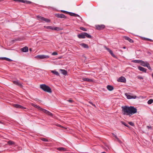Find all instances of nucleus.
Here are the masks:
<instances>
[{"instance_id":"f257e3e1","label":"nucleus","mask_w":153,"mask_h":153,"mask_svg":"<svg viewBox=\"0 0 153 153\" xmlns=\"http://www.w3.org/2000/svg\"><path fill=\"white\" fill-rule=\"evenodd\" d=\"M122 113L123 115L131 116V115L136 113L137 109L134 106H124L122 107Z\"/></svg>"},{"instance_id":"f03ea898","label":"nucleus","mask_w":153,"mask_h":153,"mask_svg":"<svg viewBox=\"0 0 153 153\" xmlns=\"http://www.w3.org/2000/svg\"><path fill=\"white\" fill-rule=\"evenodd\" d=\"M31 105L34 107L35 108H37L38 110L42 111L43 112L47 114L48 115L51 116L53 117V114L51 112H50L49 111H47V110L45 109H44L42 108H41L39 106L37 105L34 104V103H31Z\"/></svg>"},{"instance_id":"7ed1b4c3","label":"nucleus","mask_w":153,"mask_h":153,"mask_svg":"<svg viewBox=\"0 0 153 153\" xmlns=\"http://www.w3.org/2000/svg\"><path fill=\"white\" fill-rule=\"evenodd\" d=\"M40 88L44 91L49 93L52 92L51 88L45 84H41L40 85Z\"/></svg>"},{"instance_id":"20e7f679","label":"nucleus","mask_w":153,"mask_h":153,"mask_svg":"<svg viewBox=\"0 0 153 153\" xmlns=\"http://www.w3.org/2000/svg\"><path fill=\"white\" fill-rule=\"evenodd\" d=\"M95 27L96 29L98 30H103L105 27V26L103 25H97Z\"/></svg>"},{"instance_id":"39448f33","label":"nucleus","mask_w":153,"mask_h":153,"mask_svg":"<svg viewBox=\"0 0 153 153\" xmlns=\"http://www.w3.org/2000/svg\"><path fill=\"white\" fill-rule=\"evenodd\" d=\"M125 95L126 96L127 98L128 99H135L137 98V96H136L134 95V96H132L129 94L128 93H126L125 94Z\"/></svg>"},{"instance_id":"423d86ee","label":"nucleus","mask_w":153,"mask_h":153,"mask_svg":"<svg viewBox=\"0 0 153 153\" xmlns=\"http://www.w3.org/2000/svg\"><path fill=\"white\" fill-rule=\"evenodd\" d=\"M56 16L58 18L66 19V16L62 14L57 13L55 14Z\"/></svg>"},{"instance_id":"0eeeda50","label":"nucleus","mask_w":153,"mask_h":153,"mask_svg":"<svg viewBox=\"0 0 153 153\" xmlns=\"http://www.w3.org/2000/svg\"><path fill=\"white\" fill-rule=\"evenodd\" d=\"M37 57L40 59H44L45 58H49V56L48 55H39L37 56Z\"/></svg>"},{"instance_id":"6e6552de","label":"nucleus","mask_w":153,"mask_h":153,"mask_svg":"<svg viewBox=\"0 0 153 153\" xmlns=\"http://www.w3.org/2000/svg\"><path fill=\"white\" fill-rule=\"evenodd\" d=\"M13 106L14 107L17 108L26 109L23 106L18 104H13Z\"/></svg>"},{"instance_id":"1a4fd4ad","label":"nucleus","mask_w":153,"mask_h":153,"mask_svg":"<svg viewBox=\"0 0 153 153\" xmlns=\"http://www.w3.org/2000/svg\"><path fill=\"white\" fill-rule=\"evenodd\" d=\"M117 81L119 82H126V79L124 76H122L119 78Z\"/></svg>"},{"instance_id":"9d476101","label":"nucleus","mask_w":153,"mask_h":153,"mask_svg":"<svg viewBox=\"0 0 153 153\" xmlns=\"http://www.w3.org/2000/svg\"><path fill=\"white\" fill-rule=\"evenodd\" d=\"M85 32L81 33L77 35V37L79 39H84L85 38Z\"/></svg>"},{"instance_id":"9b49d317","label":"nucleus","mask_w":153,"mask_h":153,"mask_svg":"<svg viewBox=\"0 0 153 153\" xmlns=\"http://www.w3.org/2000/svg\"><path fill=\"white\" fill-rule=\"evenodd\" d=\"M105 48L106 50H107L109 52V53L111 54L113 57H115V55L114 54V53L113 52V51L111 50H110L109 48H107L106 47H105Z\"/></svg>"},{"instance_id":"f8f14e48","label":"nucleus","mask_w":153,"mask_h":153,"mask_svg":"<svg viewBox=\"0 0 153 153\" xmlns=\"http://www.w3.org/2000/svg\"><path fill=\"white\" fill-rule=\"evenodd\" d=\"M148 63V62H144L143 60H141L140 63V64L141 65L144 67H146L147 65V63Z\"/></svg>"},{"instance_id":"ddd939ff","label":"nucleus","mask_w":153,"mask_h":153,"mask_svg":"<svg viewBox=\"0 0 153 153\" xmlns=\"http://www.w3.org/2000/svg\"><path fill=\"white\" fill-rule=\"evenodd\" d=\"M124 38L126 40L128 41L130 43H133L134 42L133 40L130 39L129 37L127 36H124Z\"/></svg>"},{"instance_id":"4468645a","label":"nucleus","mask_w":153,"mask_h":153,"mask_svg":"<svg viewBox=\"0 0 153 153\" xmlns=\"http://www.w3.org/2000/svg\"><path fill=\"white\" fill-rule=\"evenodd\" d=\"M138 69L140 71H142L145 73L146 72L147 70L146 69L144 68L143 67L141 66H138Z\"/></svg>"},{"instance_id":"2eb2a0df","label":"nucleus","mask_w":153,"mask_h":153,"mask_svg":"<svg viewBox=\"0 0 153 153\" xmlns=\"http://www.w3.org/2000/svg\"><path fill=\"white\" fill-rule=\"evenodd\" d=\"M82 79L84 81H87L90 82H94V80L91 79H89L88 78H83Z\"/></svg>"},{"instance_id":"dca6fc26","label":"nucleus","mask_w":153,"mask_h":153,"mask_svg":"<svg viewBox=\"0 0 153 153\" xmlns=\"http://www.w3.org/2000/svg\"><path fill=\"white\" fill-rule=\"evenodd\" d=\"M13 82L14 84L19 86L21 88L23 87L22 84L20 83L18 80L14 81Z\"/></svg>"},{"instance_id":"f3484780","label":"nucleus","mask_w":153,"mask_h":153,"mask_svg":"<svg viewBox=\"0 0 153 153\" xmlns=\"http://www.w3.org/2000/svg\"><path fill=\"white\" fill-rule=\"evenodd\" d=\"M21 51L23 52H26L28 51V48L27 47H25L21 49Z\"/></svg>"},{"instance_id":"a211bd4d","label":"nucleus","mask_w":153,"mask_h":153,"mask_svg":"<svg viewBox=\"0 0 153 153\" xmlns=\"http://www.w3.org/2000/svg\"><path fill=\"white\" fill-rule=\"evenodd\" d=\"M80 45L84 48H89L88 45L84 43H82L80 44Z\"/></svg>"},{"instance_id":"6ab92c4d","label":"nucleus","mask_w":153,"mask_h":153,"mask_svg":"<svg viewBox=\"0 0 153 153\" xmlns=\"http://www.w3.org/2000/svg\"><path fill=\"white\" fill-rule=\"evenodd\" d=\"M107 89L109 91H111L114 89V88L111 85H108L107 86Z\"/></svg>"},{"instance_id":"aec40b11","label":"nucleus","mask_w":153,"mask_h":153,"mask_svg":"<svg viewBox=\"0 0 153 153\" xmlns=\"http://www.w3.org/2000/svg\"><path fill=\"white\" fill-rule=\"evenodd\" d=\"M0 59H1L3 60H5L6 61H9V62H11L12 61V60L9 58H7V57H1L0 58Z\"/></svg>"},{"instance_id":"412c9836","label":"nucleus","mask_w":153,"mask_h":153,"mask_svg":"<svg viewBox=\"0 0 153 153\" xmlns=\"http://www.w3.org/2000/svg\"><path fill=\"white\" fill-rule=\"evenodd\" d=\"M51 72L52 73L54 74L56 76H59V74L58 72L56 71V70L51 71Z\"/></svg>"},{"instance_id":"4be33fe9","label":"nucleus","mask_w":153,"mask_h":153,"mask_svg":"<svg viewBox=\"0 0 153 153\" xmlns=\"http://www.w3.org/2000/svg\"><path fill=\"white\" fill-rule=\"evenodd\" d=\"M60 71L62 72V73L64 75H67V71L65 70L60 69Z\"/></svg>"},{"instance_id":"5701e85b","label":"nucleus","mask_w":153,"mask_h":153,"mask_svg":"<svg viewBox=\"0 0 153 153\" xmlns=\"http://www.w3.org/2000/svg\"><path fill=\"white\" fill-rule=\"evenodd\" d=\"M53 30H55L56 31H60L63 30V28L59 27H54L53 28Z\"/></svg>"},{"instance_id":"b1692460","label":"nucleus","mask_w":153,"mask_h":153,"mask_svg":"<svg viewBox=\"0 0 153 153\" xmlns=\"http://www.w3.org/2000/svg\"><path fill=\"white\" fill-rule=\"evenodd\" d=\"M85 33V37H86L88 38H91V37H92V36H91V35H90V34H88V33Z\"/></svg>"},{"instance_id":"393cba45","label":"nucleus","mask_w":153,"mask_h":153,"mask_svg":"<svg viewBox=\"0 0 153 153\" xmlns=\"http://www.w3.org/2000/svg\"><path fill=\"white\" fill-rule=\"evenodd\" d=\"M57 150L59 151H66V150L65 148L62 147L58 148Z\"/></svg>"},{"instance_id":"a878e982","label":"nucleus","mask_w":153,"mask_h":153,"mask_svg":"<svg viewBox=\"0 0 153 153\" xmlns=\"http://www.w3.org/2000/svg\"><path fill=\"white\" fill-rule=\"evenodd\" d=\"M7 143L8 144V145H15V143L13 141L10 140Z\"/></svg>"},{"instance_id":"bb28decb","label":"nucleus","mask_w":153,"mask_h":153,"mask_svg":"<svg viewBox=\"0 0 153 153\" xmlns=\"http://www.w3.org/2000/svg\"><path fill=\"white\" fill-rule=\"evenodd\" d=\"M44 27L46 28L47 29H51L52 30H53L54 27H52L51 26H45Z\"/></svg>"},{"instance_id":"cd10ccee","label":"nucleus","mask_w":153,"mask_h":153,"mask_svg":"<svg viewBox=\"0 0 153 153\" xmlns=\"http://www.w3.org/2000/svg\"><path fill=\"white\" fill-rule=\"evenodd\" d=\"M140 61L141 60H132V62L135 63H140Z\"/></svg>"},{"instance_id":"c85d7f7f","label":"nucleus","mask_w":153,"mask_h":153,"mask_svg":"<svg viewBox=\"0 0 153 153\" xmlns=\"http://www.w3.org/2000/svg\"><path fill=\"white\" fill-rule=\"evenodd\" d=\"M37 17L38 18V19L39 20H41L42 21H43L44 19H45V18H44L43 17L41 16H37Z\"/></svg>"},{"instance_id":"c756f323","label":"nucleus","mask_w":153,"mask_h":153,"mask_svg":"<svg viewBox=\"0 0 153 153\" xmlns=\"http://www.w3.org/2000/svg\"><path fill=\"white\" fill-rule=\"evenodd\" d=\"M153 102V100L152 99H150L147 102V103L149 104H151Z\"/></svg>"},{"instance_id":"7c9ffc66","label":"nucleus","mask_w":153,"mask_h":153,"mask_svg":"<svg viewBox=\"0 0 153 153\" xmlns=\"http://www.w3.org/2000/svg\"><path fill=\"white\" fill-rule=\"evenodd\" d=\"M68 14L71 16H75V15H76V13L71 12H69Z\"/></svg>"},{"instance_id":"2f4dec72","label":"nucleus","mask_w":153,"mask_h":153,"mask_svg":"<svg viewBox=\"0 0 153 153\" xmlns=\"http://www.w3.org/2000/svg\"><path fill=\"white\" fill-rule=\"evenodd\" d=\"M143 39L144 40L148 41L150 42H152V39L146 38H144Z\"/></svg>"},{"instance_id":"473e14b6","label":"nucleus","mask_w":153,"mask_h":153,"mask_svg":"<svg viewBox=\"0 0 153 153\" xmlns=\"http://www.w3.org/2000/svg\"><path fill=\"white\" fill-rule=\"evenodd\" d=\"M79 29L82 30L83 31H87V29L85 28V27H80L79 28Z\"/></svg>"},{"instance_id":"72a5a7b5","label":"nucleus","mask_w":153,"mask_h":153,"mask_svg":"<svg viewBox=\"0 0 153 153\" xmlns=\"http://www.w3.org/2000/svg\"><path fill=\"white\" fill-rule=\"evenodd\" d=\"M112 134L114 137L119 141H120V140L117 137V136L115 135L114 134L112 133Z\"/></svg>"},{"instance_id":"f704fd0d","label":"nucleus","mask_w":153,"mask_h":153,"mask_svg":"<svg viewBox=\"0 0 153 153\" xmlns=\"http://www.w3.org/2000/svg\"><path fill=\"white\" fill-rule=\"evenodd\" d=\"M149 70H152V69L150 66V65L149 63H147V65L146 66Z\"/></svg>"},{"instance_id":"c9c22d12","label":"nucleus","mask_w":153,"mask_h":153,"mask_svg":"<svg viewBox=\"0 0 153 153\" xmlns=\"http://www.w3.org/2000/svg\"><path fill=\"white\" fill-rule=\"evenodd\" d=\"M41 140L43 141H44V142H48V139H46V138H42Z\"/></svg>"},{"instance_id":"e433bc0d","label":"nucleus","mask_w":153,"mask_h":153,"mask_svg":"<svg viewBox=\"0 0 153 153\" xmlns=\"http://www.w3.org/2000/svg\"><path fill=\"white\" fill-rule=\"evenodd\" d=\"M44 21H45L46 22H50V20L48 19H46L45 18L44 19Z\"/></svg>"},{"instance_id":"4c0bfd02","label":"nucleus","mask_w":153,"mask_h":153,"mask_svg":"<svg viewBox=\"0 0 153 153\" xmlns=\"http://www.w3.org/2000/svg\"><path fill=\"white\" fill-rule=\"evenodd\" d=\"M121 123L123 124L125 126L127 127H129V126L128 124H126L125 122H123V121H121Z\"/></svg>"},{"instance_id":"58836bf2","label":"nucleus","mask_w":153,"mask_h":153,"mask_svg":"<svg viewBox=\"0 0 153 153\" xmlns=\"http://www.w3.org/2000/svg\"><path fill=\"white\" fill-rule=\"evenodd\" d=\"M89 103L92 105L93 106H94L95 107H96V105L95 104H94L91 101H89Z\"/></svg>"},{"instance_id":"ea45409f","label":"nucleus","mask_w":153,"mask_h":153,"mask_svg":"<svg viewBox=\"0 0 153 153\" xmlns=\"http://www.w3.org/2000/svg\"><path fill=\"white\" fill-rule=\"evenodd\" d=\"M58 53L56 52H53L52 53V55H56Z\"/></svg>"},{"instance_id":"a19ab883","label":"nucleus","mask_w":153,"mask_h":153,"mask_svg":"<svg viewBox=\"0 0 153 153\" xmlns=\"http://www.w3.org/2000/svg\"><path fill=\"white\" fill-rule=\"evenodd\" d=\"M61 12H63V13H67V14H69V12H68V11H66L63 10H62Z\"/></svg>"},{"instance_id":"79ce46f5","label":"nucleus","mask_w":153,"mask_h":153,"mask_svg":"<svg viewBox=\"0 0 153 153\" xmlns=\"http://www.w3.org/2000/svg\"><path fill=\"white\" fill-rule=\"evenodd\" d=\"M128 123L131 126H134V123L132 122H129Z\"/></svg>"},{"instance_id":"37998d69","label":"nucleus","mask_w":153,"mask_h":153,"mask_svg":"<svg viewBox=\"0 0 153 153\" xmlns=\"http://www.w3.org/2000/svg\"><path fill=\"white\" fill-rule=\"evenodd\" d=\"M31 2L29 1H27L26 0V2H25V3L27 4H30L31 3Z\"/></svg>"},{"instance_id":"c03bdc74","label":"nucleus","mask_w":153,"mask_h":153,"mask_svg":"<svg viewBox=\"0 0 153 153\" xmlns=\"http://www.w3.org/2000/svg\"><path fill=\"white\" fill-rule=\"evenodd\" d=\"M137 78H138V79H143V77L141 76H138L137 77Z\"/></svg>"},{"instance_id":"a18cd8bd","label":"nucleus","mask_w":153,"mask_h":153,"mask_svg":"<svg viewBox=\"0 0 153 153\" xmlns=\"http://www.w3.org/2000/svg\"><path fill=\"white\" fill-rule=\"evenodd\" d=\"M57 126L58 127H61V128H63L64 127L62 126L61 125H57Z\"/></svg>"},{"instance_id":"49530a36","label":"nucleus","mask_w":153,"mask_h":153,"mask_svg":"<svg viewBox=\"0 0 153 153\" xmlns=\"http://www.w3.org/2000/svg\"><path fill=\"white\" fill-rule=\"evenodd\" d=\"M68 101L70 102H73V100H68Z\"/></svg>"},{"instance_id":"de8ad7c7","label":"nucleus","mask_w":153,"mask_h":153,"mask_svg":"<svg viewBox=\"0 0 153 153\" xmlns=\"http://www.w3.org/2000/svg\"><path fill=\"white\" fill-rule=\"evenodd\" d=\"M147 127L148 129H152V127L151 126H147Z\"/></svg>"},{"instance_id":"09e8293b","label":"nucleus","mask_w":153,"mask_h":153,"mask_svg":"<svg viewBox=\"0 0 153 153\" xmlns=\"http://www.w3.org/2000/svg\"><path fill=\"white\" fill-rule=\"evenodd\" d=\"M75 16H78V17H80V18H81L80 17V16L79 15H78L77 14H76V15H75Z\"/></svg>"},{"instance_id":"8fccbe9b","label":"nucleus","mask_w":153,"mask_h":153,"mask_svg":"<svg viewBox=\"0 0 153 153\" xmlns=\"http://www.w3.org/2000/svg\"><path fill=\"white\" fill-rule=\"evenodd\" d=\"M14 0L16 1L20 2V0Z\"/></svg>"},{"instance_id":"3c124183","label":"nucleus","mask_w":153,"mask_h":153,"mask_svg":"<svg viewBox=\"0 0 153 153\" xmlns=\"http://www.w3.org/2000/svg\"><path fill=\"white\" fill-rule=\"evenodd\" d=\"M101 153H106L105 152H102Z\"/></svg>"},{"instance_id":"603ef678","label":"nucleus","mask_w":153,"mask_h":153,"mask_svg":"<svg viewBox=\"0 0 153 153\" xmlns=\"http://www.w3.org/2000/svg\"><path fill=\"white\" fill-rule=\"evenodd\" d=\"M123 48H124V49H125L126 48V47H123Z\"/></svg>"},{"instance_id":"864d4df0","label":"nucleus","mask_w":153,"mask_h":153,"mask_svg":"<svg viewBox=\"0 0 153 153\" xmlns=\"http://www.w3.org/2000/svg\"><path fill=\"white\" fill-rule=\"evenodd\" d=\"M3 0H0V2L1 1H3Z\"/></svg>"}]
</instances>
